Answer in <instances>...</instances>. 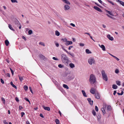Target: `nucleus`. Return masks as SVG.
<instances>
[{"label": "nucleus", "instance_id": "nucleus-1", "mask_svg": "<svg viewBox=\"0 0 124 124\" xmlns=\"http://www.w3.org/2000/svg\"><path fill=\"white\" fill-rule=\"evenodd\" d=\"M61 58L62 61L63 63L66 66H67L69 62L68 58L65 55L63 54L61 55Z\"/></svg>", "mask_w": 124, "mask_h": 124}, {"label": "nucleus", "instance_id": "nucleus-2", "mask_svg": "<svg viewBox=\"0 0 124 124\" xmlns=\"http://www.w3.org/2000/svg\"><path fill=\"white\" fill-rule=\"evenodd\" d=\"M89 81L90 83L93 84L96 83V81L95 76L93 74H92L90 76Z\"/></svg>", "mask_w": 124, "mask_h": 124}, {"label": "nucleus", "instance_id": "nucleus-3", "mask_svg": "<svg viewBox=\"0 0 124 124\" xmlns=\"http://www.w3.org/2000/svg\"><path fill=\"white\" fill-rule=\"evenodd\" d=\"M101 73L103 79L105 80L106 81H107L108 80V78L107 75L105 73V71L104 70H102L101 71Z\"/></svg>", "mask_w": 124, "mask_h": 124}, {"label": "nucleus", "instance_id": "nucleus-4", "mask_svg": "<svg viewBox=\"0 0 124 124\" xmlns=\"http://www.w3.org/2000/svg\"><path fill=\"white\" fill-rule=\"evenodd\" d=\"M88 62L89 64L92 65V64H95L96 63V61L94 58L90 57L88 60Z\"/></svg>", "mask_w": 124, "mask_h": 124}, {"label": "nucleus", "instance_id": "nucleus-5", "mask_svg": "<svg viewBox=\"0 0 124 124\" xmlns=\"http://www.w3.org/2000/svg\"><path fill=\"white\" fill-rule=\"evenodd\" d=\"M93 8L95 9L99 12H102L101 9L97 6H94Z\"/></svg>", "mask_w": 124, "mask_h": 124}, {"label": "nucleus", "instance_id": "nucleus-6", "mask_svg": "<svg viewBox=\"0 0 124 124\" xmlns=\"http://www.w3.org/2000/svg\"><path fill=\"white\" fill-rule=\"evenodd\" d=\"M90 92L92 94H95L96 90L93 88H92L90 90Z\"/></svg>", "mask_w": 124, "mask_h": 124}, {"label": "nucleus", "instance_id": "nucleus-7", "mask_svg": "<svg viewBox=\"0 0 124 124\" xmlns=\"http://www.w3.org/2000/svg\"><path fill=\"white\" fill-rule=\"evenodd\" d=\"M15 24L17 25L18 27L19 26V25L20 24L19 21L16 19H15L14 20Z\"/></svg>", "mask_w": 124, "mask_h": 124}, {"label": "nucleus", "instance_id": "nucleus-8", "mask_svg": "<svg viewBox=\"0 0 124 124\" xmlns=\"http://www.w3.org/2000/svg\"><path fill=\"white\" fill-rule=\"evenodd\" d=\"M99 46L101 48H102V50L103 51H104L106 50L105 47L103 45H101L100 44H99Z\"/></svg>", "mask_w": 124, "mask_h": 124}, {"label": "nucleus", "instance_id": "nucleus-9", "mask_svg": "<svg viewBox=\"0 0 124 124\" xmlns=\"http://www.w3.org/2000/svg\"><path fill=\"white\" fill-rule=\"evenodd\" d=\"M72 44V42L71 41H69L67 40L65 43V44L67 46L69 45H71Z\"/></svg>", "mask_w": 124, "mask_h": 124}, {"label": "nucleus", "instance_id": "nucleus-10", "mask_svg": "<svg viewBox=\"0 0 124 124\" xmlns=\"http://www.w3.org/2000/svg\"><path fill=\"white\" fill-rule=\"evenodd\" d=\"M42 107L44 109L46 110H47L48 111H49L50 110V108L49 107H45L43 105Z\"/></svg>", "mask_w": 124, "mask_h": 124}, {"label": "nucleus", "instance_id": "nucleus-11", "mask_svg": "<svg viewBox=\"0 0 124 124\" xmlns=\"http://www.w3.org/2000/svg\"><path fill=\"white\" fill-rule=\"evenodd\" d=\"M70 8V6L68 5H66L64 6V10H68Z\"/></svg>", "mask_w": 124, "mask_h": 124}, {"label": "nucleus", "instance_id": "nucleus-12", "mask_svg": "<svg viewBox=\"0 0 124 124\" xmlns=\"http://www.w3.org/2000/svg\"><path fill=\"white\" fill-rule=\"evenodd\" d=\"M62 1L64 3L68 5H70V3L67 0H62Z\"/></svg>", "mask_w": 124, "mask_h": 124}, {"label": "nucleus", "instance_id": "nucleus-13", "mask_svg": "<svg viewBox=\"0 0 124 124\" xmlns=\"http://www.w3.org/2000/svg\"><path fill=\"white\" fill-rule=\"evenodd\" d=\"M107 37L110 40L112 41L113 40V37L111 36L109 34H108L107 35Z\"/></svg>", "mask_w": 124, "mask_h": 124}, {"label": "nucleus", "instance_id": "nucleus-14", "mask_svg": "<svg viewBox=\"0 0 124 124\" xmlns=\"http://www.w3.org/2000/svg\"><path fill=\"white\" fill-rule=\"evenodd\" d=\"M95 96L96 98L97 99H99L100 98V96L98 93H97L95 94Z\"/></svg>", "mask_w": 124, "mask_h": 124}, {"label": "nucleus", "instance_id": "nucleus-15", "mask_svg": "<svg viewBox=\"0 0 124 124\" xmlns=\"http://www.w3.org/2000/svg\"><path fill=\"white\" fill-rule=\"evenodd\" d=\"M82 92L84 96L86 97H87V96L86 95V93L84 91L82 90Z\"/></svg>", "mask_w": 124, "mask_h": 124}, {"label": "nucleus", "instance_id": "nucleus-16", "mask_svg": "<svg viewBox=\"0 0 124 124\" xmlns=\"http://www.w3.org/2000/svg\"><path fill=\"white\" fill-rule=\"evenodd\" d=\"M8 27L11 30L13 31H14V30L13 29V28L12 27L11 25L9 24H8Z\"/></svg>", "mask_w": 124, "mask_h": 124}, {"label": "nucleus", "instance_id": "nucleus-17", "mask_svg": "<svg viewBox=\"0 0 124 124\" xmlns=\"http://www.w3.org/2000/svg\"><path fill=\"white\" fill-rule=\"evenodd\" d=\"M69 66L70 67L72 68H73L75 67L74 65L72 63H70L69 64Z\"/></svg>", "mask_w": 124, "mask_h": 124}, {"label": "nucleus", "instance_id": "nucleus-18", "mask_svg": "<svg viewBox=\"0 0 124 124\" xmlns=\"http://www.w3.org/2000/svg\"><path fill=\"white\" fill-rule=\"evenodd\" d=\"M55 35L57 36H59L60 35V33L57 31H55Z\"/></svg>", "mask_w": 124, "mask_h": 124}, {"label": "nucleus", "instance_id": "nucleus-19", "mask_svg": "<svg viewBox=\"0 0 124 124\" xmlns=\"http://www.w3.org/2000/svg\"><path fill=\"white\" fill-rule=\"evenodd\" d=\"M106 12L107 13H108L109 15L112 16H113V15L112 13L110 11H108L107 10H106Z\"/></svg>", "mask_w": 124, "mask_h": 124}, {"label": "nucleus", "instance_id": "nucleus-20", "mask_svg": "<svg viewBox=\"0 0 124 124\" xmlns=\"http://www.w3.org/2000/svg\"><path fill=\"white\" fill-rule=\"evenodd\" d=\"M5 43L6 45L7 46H8L9 44V42L7 39L5 40Z\"/></svg>", "mask_w": 124, "mask_h": 124}, {"label": "nucleus", "instance_id": "nucleus-21", "mask_svg": "<svg viewBox=\"0 0 124 124\" xmlns=\"http://www.w3.org/2000/svg\"><path fill=\"white\" fill-rule=\"evenodd\" d=\"M112 88L115 89H116L117 87V86L113 84L112 85Z\"/></svg>", "mask_w": 124, "mask_h": 124}, {"label": "nucleus", "instance_id": "nucleus-22", "mask_svg": "<svg viewBox=\"0 0 124 124\" xmlns=\"http://www.w3.org/2000/svg\"><path fill=\"white\" fill-rule=\"evenodd\" d=\"M85 52L86 53L88 54L91 53V52L88 49H86Z\"/></svg>", "mask_w": 124, "mask_h": 124}, {"label": "nucleus", "instance_id": "nucleus-23", "mask_svg": "<svg viewBox=\"0 0 124 124\" xmlns=\"http://www.w3.org/2000/svg\"><path fill=\"white\" fill-rule=\"evenodd\" d=\"M63 86L64 88H66L67 89H68L69 88V87L68 86V85L65 84H63Z\"/></svg>", "mask_w": 124, "mask_h": 124}, {"label": "nucleus", "instance_id": "nucleus-24", "mask_svg": "<svg viewBox=\"0 0 124 124\" xmlns=\"http://www.w3.org/2000/svg\"><path fill=\"white\" fill-rule=\"evenodd\" d=\"M101 111H102L103 114H105L106 113V112L104 109V108H101Z\"/></svg>", "mask_w": 124, "mask_h": 124}, {"label": "nucleus", "instance_id": "nucleus-25", "mask_svg": "<svg viewBox=\"0 0 124 124\" xmlns=\"http://www.w3.org/2000/svg\"><path fill=\"white\" fill-rule=\"evenodd\" d=\"M111 109V106H108L107 107V110L109 111H110Z\"/></svg>", "mask_w": 124, "mask_h": 124}, {"label": "nucleus", "instance_id": "nucleus-26", "mask_svg": "<svg viewBox=\"0 0 124 124\" xmlns=\"http://www.w3.org/2000/svg\"><path fill=\"white\" fill-rule=\"evenodd\" d=\"M53 81L54 83L55 84V85L56 86H58V85L57 84V82L55 80H53Z\"/></svg>", "mask_w": 124, "mask_h": 124}, {"label": "nucleus", "instance_id": "nucleus-27", "mask_svg": "<svg viewBox=\"0 0 124 124\" xmlns=\"http://www.w3.org/2000/svg\"><path fill=\"white\" fill-rule=\"evenodd\" d=\"M107 1L109 2L111 4V5H116V4H114V3L113 2H112L110 1L109 0H107Z\"/></svg>", "mask_w": 124, "mask_h": 124}, {"label": "nucleus", "instance_id": "nucleus-28", "mask_svg": "<svg viewBox=\"0 0 124 124\" xmlns=\"http://www.w3.org/2000/svg\"><path fill=\"white\" fill-rule=\"evenodd\" d=\"M55 123L56 124H59V120L57 119H55Z\"/></svg>", "mask_w": 124, "mask_h": 124}, {"label": "nucleus", "instance_id": "nucleus-29", "mask_svg": "<svg viewBox=\"0 0 124 124\" xmlns=\"http://www.w3.org/2000/svg\"><path fill=\"white\" fill-rule=\"evenodd\" d=\"M116 83L117 85L119 86L121 85L120 82V81H116Z\"/></svg>", "mask_w": 124, "mask_h": 124}, {"label": "nucleus", "instance_id": "nucleus-30", "mask_svg": "<svg viewBox=\"0 0 124 124\" xmlns=\"http://www.w3.org/2000/svg\"><path fill=\"white\" fill-rule=\"evenodd\" d=\"M24 88L25 90H27L28 89V86L27 85H25L24 86Z\"/></svg>", "mask_w": 124, "mask_h": 124}, {"label": "nucleus", "instance_id": "nucleus-31", "mask_svg": "<svg viewBox=\"0 0 124 124\" xmlns=\"http://www.w3.org/2000/svg\"><path fill=\"white\" fill-rule=\"evenodd\" d=\"M19 78L20 79V80L21 81H22L23 80V77H20L19 76Z\"/></svg>", "mask_w": 124, "mask_h": 124}, {"label": "nucleus", "instance_id": "nucleus-32", "mask_svg": "<svg viewBox=\"0 0 124 124\" xmlns=\"http://www.w3.org/2000/svg\"><path fill=\"white\" fill-rule=\"evenodd\" d=\"M39 44L41 45L42 46H45V45L44 44V43L42 42H40L39 43Z\"/></svg>", "mask_w": 124, "mask_h": 124}, {"label": "nucleus", "instance_id": "nucleus-33", "mask_svg": "<svg viewBox=\"0 0 124 124\" xmlns=\"http://www.w3.org/2000/svg\"><path fill=\"white\" fill-rule=\"evenodd\" d=\"M124 93L122 91L121 92V93H117V94L119 95H122Z\"/></svg>", "mask_w": 124, "mask_h": 124}, {"label": "nucleus", "instance_id": "nucleus-34", "mask_svg": "<svg viewBox=\"0 0 124 124\" xmlns=\"http://www.w3.org/2000/svg\"><path fill=\"white\" fill-rule=\"evenodd\" d=\"M39 57L43 59H44L45 58L44 56L42 54L40 55H39Z\"/></svg>", "mask_w": 124, "mask_h": 124}, {"label": "nucleus", "instance_id": "nucleus-35", "mask_svg": "<svg viewBox=\"0 0 124 124\" xmlns=\"http://www.w3.org/2000/svg\"><path fill=\"white\" fill-rule=\"evenodd\" d=\"M58 67L59 68H62L63 67V65H62L61 64H60L58 65Z\"/></svg>", "mask_w": 124, "mask_h": 124}, {"label": "nucleus", "instance_id": "nucleus-36", "mask_svg": "<svg viewBox=\"0 0 124 124\" xmlns=\"http://www.w3.org/2000/svg\"><path fill=\"white\" fill-rule=\"evenodd\" d=\"M11 0L12 3H17V0Z\"/></svg>", "mask_w": 124, "mask_h": 124}, {"label": "nucleus", "instance_id": "nucleus-37", "mask_svg": "<svg viewBox=\"0 0 124 124\" xmlns=\"http://www.w3.org/2000/svg\"><path fill=\"white\" fill-rule=\"evenodd\" d=\"M120 4L122 5L123 6H124V2L121 1L120 2Z\"/></svg>", "mask_w": 124, "mask_h": 124}, {"label": "nucleus", "instance_id": "nucleus-38", "mask_svg": "<svg viewBox=\"0 0 124 124\" xmlns=\"http://www.w3.org/2000/svg\"><path fill=\"white\" fill-rule=\"evenodd\" d=\"M62 40L64 42H66V41H67V39L66 38L65 39H62Z\"/></svg>", "mask_w": 124, "mask_h": 124}, {"label": "nucleus", "instance_id": "nucleus-39", "mask_svg": "<svg viewBox=\"0 0 124 124\" xmlns=\"http://www.w3.org/2000/svg\"><path fill=\"white\" fill-rule=\"evenodd\" d=\"M95 110L97 112L98 111V108L96 106H95Z\"/></svg>", "mask_w": 124, "mask_h": 124}, {"label": "nucleus", "instance_id": "nucleus-40", "mask_svg": "<svg viewBox=\"0 0 124 124\" xmlns=\"http://www.w3.org/2000/svg\"><path fill=\"white\" fill-rule=\"evenodd\" d=\"M92 112L93 115L94 116H95L96 115V112L94 110H93Z\"/></svg>", "mask_w": 124, "mask_h": 124}, {"label": "nucleus", "instance_id": "nucleus-41", "mask_svg": "<svg viewBox=\"0 0 124 124\" xmlns=\"http://www.w3.org/2000/svg\"><path fill=\"white\" fill-rule=\"evenodd\" d=\"M115 72L116 73V74H118V73L119 72V70L118 69H116L115 70Z\"/></svg>", "mask_w": 124, "mask_h": 124}, {"label": "nucleus", "instance_id": "nucleus-42", "mask_svg": "<svg viewBox=\"0 0 124 124\" xmlns=\"http://www.w3.org/2000/svg\"><path fill=\"white\" fill-rule=\"evenodd\" d=\"M97 119L98 120H99L101 118V117L100 115H98V116H97Z\"/></svg>", "mask_w": 124, "mask_h": 124}, {"label": "nucleus", "instance_id": "nucleus-43", "mask_svg": "<svg viewBox=\"0 0 124 124\" xmlns=\"http://www.w3.org/2000/svg\"><path fill=\"white\" fill-rule=\"evenodd\" d=\"M113 57L116 59L117 61H119L120 60L118 58L115 56H114Z\"/></svg>", "mask_w": 124, "mask_h": 124}, {"label": "nucleus", "instance_id": "nucleus-44", "mask_svg": "<svg viewBox=\"0 0 124 124\" xmlns=\"http://www.w3.org/2000/svg\"><path fill=\"white\" fill-rule=\"evenodd\" d=\"M21 117H23V116L24 115L25 113L23 112H22L21 113Z\"/></svg>", "mask_w": 124, "mask_h": 124}, {"label": "nucleus", "instance_id": "nucleus-45", "mask_svg": "<svg viewBox=\"0 0 124 124\" xmlns=\"http://www.w3.org/2000/svg\"><path fill=\"white\" fill-rule=\"evenodd\" d=\"M23 108L21 106H19V110H21Z\"/></svg>", "mask_w": 124, "mask_h": 124}, {"label": "nucleus", "instance_id": "nucleus-46", "mask_svg": "<svg viewBox=\"0 0 124 124\" xmlns=\"http://www.w3.org/2000/svg\"><path fill=\"white\" fill-rule=\"evenodd\" d=\"M98 0L99 2L101 4H104V3L101 0Z\"/></svg>", "mask_w": 124, "mask_h": 124}, {"label": "nucleus", "instance_id": "nucleus-47", "mask_svg": "<svg viewBox=\"0 0 124 124\" xmlns=\"http://www.w3.org/2000/svg\"><path fill=\"white\" fill-rule=\"evenodd\" d=\"M32 33V31L31 30H29L28 31V33L29 34H31Z\"/></svg>", "mask_w": 124, "mask_h": 124}, {"label": "nucleus", "instance_id": "nucleus-48", "mask_svg": "<svg viewBox=\"0 0 124 124\" xmlns=\"http://www.w3.org/2000/svg\"><path fill=\"white\" fill-rule=\"evenodd\" d=\"M79 44L80 46H83L85 45L83 43H80Z\"/></svg>", "mask_w": 124, "mask_h": 124}, {"label": "nucleus", "instance_id": "nucleus-49", "mask_svg": "<svg viewBox=\"0 0 124 124\" xmlns=\"http://www.w3.org/2000/svg\"><path fill=\"white\" fill-rule=\"evenodd\" d=\"M52 59H53L54 60H58V59L55 57H53Z\"/></svg>", "mask_w": 124, "mask_h": 124}, {"label": "nucleus", "instance_id": "nucleus-50", "mask_svg": "<svg viewBox=\"0 0 124 124\" xmlns=\"http://www.w3.org/2000/svg\"><path fill=\"white\" fill-rule=\"evenodd\" d=\"M15 100L17 102H19V100L18 98L17 97H16L15 98Z\"/></svg>", "mask_w": 124, "mask_h": 124}, {"label": "nucleus", "instance_id": "nucleus-51", "mask_svg": "<svg viewBox=\"0 0 124 124\" xmlns=\"http://www.w3.org/2000/svg\"><path fill=\"white\" fill-rule=\"evenodd\" d=\"M93 101H90V102H89V103L91 105H92L93 104Z\"/></svg>", "mask_w": 124, "mask_h": 124}, {"label": "nucleus", "instance_id": "nucleus-52", "mask_svg": "<svg viewBox=\"0 0 124 124\" xmlns=\"http://www.w3.org/2000/svg\"><path fill=\"white\" fill-rule=\"evenodd\" d=\"M10 70L11 72L12 73V75H13L14 74V71L13 70H12V69L11 68H10Z\"/></svg>", "mask_w": 124, "mask_h": 124}, {"label": "nucleus", "instance_id": "nucleus-53", "mask_svg": "<svg viewBox=\"0 0 124 124\" xmlns=\"http://www.w3.org/2000/svg\"><path fill=\"white\" fill-rule=\"evenodd\" d=\"M62 49L65 51L66 53H69L65 49H64V48L63 47V46H62Z\"/></svg>", "mask_w": 124, "mask_h": 124}, {"label": "nucleus", "instance_id": "nucleus-54", "mask_svg": "<svg viewBox=\"0 0 124 124\" xmlns=\"http://www.w3.org/2000/svg\"><path fill=\"white\" fill-rule=\"evenodd\" d=\"M70 25L72 26L73 27H75V25L72 23H70Z\"/></svg>", "mask_w": 124, "mask_h": 124}, {"label": "nucleus", "instance_id": "nucleus-55", "mask_svg": "<svg viewBox=\"0 0 124 124\" xmlns=\"http://www.w3.org/2000/svg\"><path fill=\"white\" fill-rule=\"evenodd\" d=\"M0 81L3 84H4V82L3 80L1 78L0 79Z\"/></svg>", "mask_w": 124, "mask_h": 124}, {"label": "nucleus", "instance_id": "nucleus-56", "mask_svg": "<svg viewBox=\"0 0 124 124\" xmlns=\"http://www.w3.org/2000/svg\"><path fill=\"white\" fill-rule=\"evenodd\" d=\"M25 99L26 100V101L28 102L30 104V101L29 100V99L27 98H25Z\"/></svg>", "mask_w": 124, "mask_h": 124}, {"label": "nucleus", "instance_id": "nucleus-57", "mask_svg": "<svg viewBox=\"0 0 124 124\" xmlns=\"http://www.w3.org/2000/svg\"><path fill=\"white\" fill-rule=\"evenodd\" d=\"M12 86V87L15 88L16 89H17L16 86L15 85H14V84Z\"/></svg>", "mask_w": 124, "mask_h": 124}, {"label": "nucleus", "instance_id": "nucleus-58", "mask_svg": "<svg viewBox=\"0 0 124 124\" xmlns=\"http://www.w3.org/2000/svg\"><path fill=\"white\" fill-rule=\"evenodd\" d=\"M1 100L3 101V102L4 103L5 102V100L3 98H1Z\"/></svg>", "mask_w": 124, "mask_h": 124}, {"label": "nucleus", "instance_id": "nucleus-59", "mask_svg": "<svg viewBox=\"0 0 124 124\" xmlns=\"http://www.w3.org/2000/svg\"><path fill=\"white\" fill-rule=\"evenodd\" d=\"M3 122L4 124H8V123L6 122V120H4Z\"/></svg>", "mask_w": 124, "mask_h": 124}, {"label": "nucleus", "instance_id": "nucleus-60", "mask_svg": "<svg viewBox=\"0 0 124 124\" xmlns=\"http://www.w3.org/2000/svg\"><path fill=\"white\" fill-rule=\"evenodd\" d=\"M55 45L57 47H58L59 46V44L58 43H55Z\"/></svg>", "mask_w": 124, "mask_h": 124}, {"label": "nucleus", "instance_id": "nucleus-61", "mask_svg": "<svg viewBox=\"0 0 124 124\" xmlns=\"http://www.w3.org/2000/svg\"><path fill=\"white\" fill-rule=\"evenodd\" d=\"M73 47V46H70V47H69L68 48V49L69 50H70L71 49V48H72Z\"/></svg>", "mask_w": 124, "mask_h": 124}, {"label": "nucleus", "instance_id": "nucleus-62", "mask_svg": "<svg viewBox=\"0 0 124 124\" xmlns=\"http://www.w3.org/2000/svg\"><path fill=\"white\" fill-rule=\"evenodd\" d=\"M116 91H114L113 93V95H115L116 94Z\"/></svg>", "mask_w": 124, "mask_h": 124}, {"label": "nucleus", "instance_id": "nucleus-63", "mask_svg": "<svg viewBox=\"0 0 124 124\" xmlns=\"http://www.w3.org/2000/svg\"><path fill=\"white\" fill-rule=\"evenodd\" d=\"M94 2V3L96 4L97 5L99 6V7H100V6L99 5V4H97V3H96V2Z\"/></svg>", "mask_w": 124, "mask_h": 124}, {"label": "nucleus", "instance_id": "nucleus-64", "mask_svg": "<svg viewBox=\"0 0 124 124\" xmlns=\"http://www.w3.org/2000/svg\"><path fill=\"white\" fill-rule=\"evenodd\" d=\"M26 124H30L29 122L28 121H26Z\"/></svg>", "mask_w": 124, "mask_h": 124}]
</instances>
